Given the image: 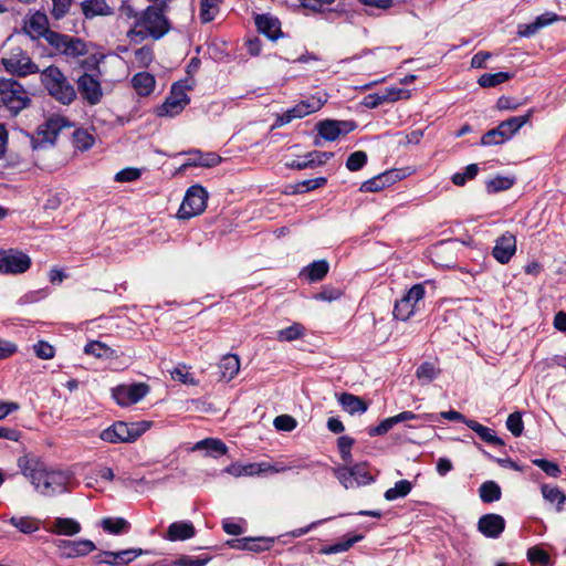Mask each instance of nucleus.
<instances>
[{
	"label": "nucleus",
	"mask_w": 566,
	"mask_h": 566,
	"mask_svg": "<svg viewBox=\"0 0 566 566\" xmlns=\"http://www.w3.org/2000/svg\"><path fill=\"white\" fill-rule=\"evenodd\" d=\"M33 350L40 359H52L55 355L54 347L44 340H39L33 345Z\"/></svg>",
	"instance_id": "obj_57"
},
{
	"label": "nucleus",
	"mask_w": 566,
	"mask_h": 566,
	"mask_svg": "<svg viewBox=\"0 0 566 566\" xmlns=\"http://www.w3.org/2000/svg\"><path fill=\"white\" fill-rule=\"evenodd\" d=\"M527 559L532 565L539 564L541 566H549V555L538 546H533L527 549Z\"/></svg>",
	"instance_id": "obj_48"
},
{
	"label": "nucleus",
	"mask_w": 566,
	"mask_h": 566,
	"mask_svg": "<svg viewBox=\"0 0 566 566\" xmlns=\"http://www.w3.org/2000/svg\"><path fill=\"white\" fill-rule=\"evenodd\" d=\"M255 25L260 33L264 34L268 39L275 41L282 36L280 21L269 14H259L255 18Z\"/></svg>",
	"instance_id": "obj_24"
},
{
	"label": "nucleus",
	"mask_w": 566,
	"mask_h": 566,
	"mask_svg": "<svg viewBox=\"0 0 566 566\" xmlns=\"http://www.w3.org/2000/svg\"><path fill=\"white\" fill-rule=\"evenodd\" d=\"M329 269L328 263L325 260L314 261L308 264L303 273L307 275L311 282L321 281L325 277Z\"/></svg>",
	"instance_id": "obj_40"
},
{
	"label": "nucleus",
	"mask_w": 566,
	"mask_h": 566,
	"mask_svg": "<svg viewBox=\"0 0 566 566\" xmlns=\"http://www.w3.org/2000/svg\"><path fill=\"white\" fill-rule=\"evenodd\" d=\"M327 179L325 177H318L314 179H305L295 185L296 192H305L310 190H314L319 188L326 184Z\"/></svg>",
	"instance_id": "obj_58"
},
{
	"label": "nucleus",
	"mask_w": 566,
	"mask_h": 566,
	"mask_svg": "<svg viewBox=\"0 0 566 566\" xmlns=\"http://www.w3.org/2000/svg\"><path fill=\"white\" fill-rule=\"evenodd\" d=\"M326 102V94L313 95L304 101H301L292 108L285 111L282 115L279 116L276 124L279 126H283L291 123L293 119L303 118L319 111Z\"/></svg>",
	"instance_id": "obj_12"
},
{
	"label": "nucleus",
	"mask_w": 566,
	"mask_h": 566,
	"mask_svg": "<svg viewBox=\"0 0 566 566\" xmlns=\"http://www.w3.org/2000/svg\"><path fill=\"white\" fill-rule=\"evenodd\" d=\"M18 467L22 474L30 480L33 486L39 483L40 473L44 467L36 459L22 457L18 460Z\"/></svg>",
	"instance_id": "obj_27"
},
{
	"label": "nucleus",
	"mask_w": 566,
	"mask_h": 566,
	"mask_svg": "<svg viewBox=\"0 0 566 566\" xmlns=\"http://www.w3.org/2000/svg\"><path fill=\"white\" fill-rule=\"evenodd\" d=\"M382 101L386 102H396L400 98L409 97V93L406 90L399 87H386L382 92Z\"/></svg>",
	"instance_id": "obj_62"
},
{
	"label": "nucleus",
	"mask_w": 566,
	"mask_h": 566,
	"mask_svg": "<svg viewBox=\"0 0 566 566\" xmlns=\"http://www.w3.org/2000/svg\"><path fill=\"white\" fill-rule=\"evenodd\" d=\"M103 530L109 534L118 535L129 530V523L123 517H105L101 521Z\"/></svg>",
	"instance_id": "obj_39"
},
{
	"label": "nucleus",
	"mask_w": 566,
	"mask_h": 566,
	"mask_svg": "<svg viewBox=\"0 0 566 566\" xmlns=\"http://www.w3.org/2000/svg\"><path fill=\"white\" fill-rule=\"evenodd\" d=\"M190 88V86H187L180 82L175 83L171 87L169 96L174 99L179 101L184 105H188L190 102V98L188 97L186 90Z\"/></svg>",
	"instance_id": "obj_60"
},
{
	"label": "nucleus",
	"mask_w": 566,
	"mask_h": 566,
	"mask_svg": "<svg viewBox=\"0 0 566 566\" xmlns=\"http://www.w3.org/2000/svg\"><path fill=\"white\" fill-rule=\"evenodd\" d=\"M59 554L63 558H76L86 556L96 549L95 544L90 539H59L55 542Z\"/></svg>",
	"instance_id": "obj_18"
},
{
	"label": "nucleus",
	"mask_w": 566,
	"mask_h": 566,
	"mask_svg": "<svg viewBox=\"0 0 566 566\" xmlns=\"http://www.w3.org/2000/svg\"><path fill=\"white\" fill-rule=\"evenodd\" d=\"M70 125V122L63 116L54 115L49 117L38 127L35 135L32 137L33 148L38 149L52 146L59 133Z\"/></svg>",
	"instance_id": "obj_8"
},
{
	"label": "nucleus",
	"mask_w": 566,
	"mask_h": 566,
	"mask_svg": "<svg viewBox=\"0 0 566 566\" xmlns=\"http://www.w3.org/2000/svg\"><path fill=\"white\" fill-rule=\"evenodd\" d=\"M480 497L484 503H492L501 499V488L494 481H486L479 489Z\"/></svg>",
	"instance_id": "obj_41"
},
{
	"label": "nucleus",
	"mask_w": 566,
	"mask_h": 566,
	"mask_svg": "<svg viewBox=\"0 0 566 566\" xmlns=\"http://www.w3.org/2000/svg\"><path fill=\"white\" fill-rule=\"evenodd\" d=\"M195 450H206L207 454L213 458H218L223 455L228 451V447L224 442L214 438H207L198 441L195 447Z\"/></svg>",
	"instance_id": "obj_34"
},
{
	"label": "nucleus",
	"mask_w": 566,
	"mask_h": 566,
	"mask_svg": "<svg viewBox=\"0 0 566 566\" xmlns=\"http://www.w3.org/2000/svg\"><path fill=\"white\" fill-rule=\"evenodd\" d=\"M479 172V166L476 164L468 165L462 172H455L452 176V182L455 186H464L468 180L473 179Z\"/></svg>",
	"instance_id": "obj_49"
},
{
	"label": "nucleus",
	"mask_w": 566,
	"mask_h": 566,
	"mask_svg": "<svg viewBox=\"0 0 566 566\" xmlns=\"http://www.w3.org/2000/svg\"><path fill=\"white\" fill-rule=\"evenodd\" d=\"M253 464H240V463H232L229 467H227L223 471L227 472L230 475L233 476H253L256 475V471L253 470Z\"/></svg>",
	"instance_id": "obj_53"
},
{
	"label": "nucleus",
	"mask_w": 566,
	"mask_h": 566,
	"mask_svg": "<svg viewBox=\"0 0 566 566\" xmlns=\"http://www.w3.org/2000/svg\"><path fill=\"white\" fill-rule=\"evenodd\" d=\"M81 6L83 14L87 19L98 15H111L113 13V9L105 0H84Z\"/></svg>",
	"instance_id": "obj_29"
},
{
	"label": "nucleus",
	"mask_w": 566,
	"mask_h": 566,
	"mask_svg": "<svg viewBox=\"0 0 566 566\" xmlns=\"http://www.w3.org/2000/svg\"><path fill=\"white\" fill-rule=\"evenodd\" d=\"M144 554H147V551L142 548H127L119 552L102 551L93 556V563L95 565L125 566Z\"/></svg>",
	"instance_id": "obj_16"
},
{
	"label": "nucleus",
	"mask_w": 566,
	"mask_h": 566,
	"mask_svg": "<svg viewBox=\"0 0 566 566\" xmlns=\"http://www.w3.org/2000/svg\"><path fill=\"white\" fill-rule=\"evenodd\" d=\"M505 528L503 516L494 513L484 514L479 518L478 530L489 538H497Z\"/></svg>",
	"instance_id": "obj_23"
},
{
	"label": "nucleus",
	"mask_w": 566,
	"mask_h": 566,
	"mask_svg": "<svg viewBox=\"0 0 566 566\" xmlns=\"http://www.w3.org/2000/svg\"><path fill=\"white\" fill-rule=\"evenodd\" d=\"M84 353L101 359H113L118 357L117 350L99 340H91L87 343L84 347Z\"/></svg>",
	"instance_id": "obj_31"
},
{
	"label": "nucleus",
	"mask_w": 566,
	"mask_h": 566,
	"mask_svg": "<svg viewBox=\"0 0 566 566\" xmlns=\"http://www.w3.org/2000/svg\"><path fill=\"white\" fill-rule=\"evenodd\" d=\"M367 163V155L363 150L354 151L349 155L346 161V167L350 171H357L361 169Z\"/></svg>",
	"instance_id": "obj_55"
},
{
	"label": "nucleus",
	"mask_w": 566,
	"mask_h": 566,
	"mask_svg": "<svg viewBox=\"0 0 566 566\" xmlns=\"http://www.w3.org/2000/svg\"><path fill=\"white\" fill-rule=\"evenodd\" d=\"M70 480L71 476L63 471H49L44 468L34 489L44 496H52L67 491Z\"/></svg>",
	"instance_id": "obj_9"
},
{
	"label": "nucleus",
	"mask_w": 566,
	"mask_h": 566,
	"mask_svg": "<svg viewBox=\"0 0 566 566\" xmlns=\"http://www.w3.org/2000/svg\"><path fill=\"white\" fill-rule=\"evenodd\" d=\"M416 375L422 384H429L437 377L438 370L432 363L426 361L417 368Z\"/></svg>",
	"instance_id": "obj_51"
},
{
	"label": "nucleus",
	"mask_w": 566,
	"mask_h": 566,
	"mask_svg": "<svg viewBox=\"0 0 566 566\" xmlns=\"http://www.w3.org/2000/svg\"><path fill=\"white\" fill-rule=\"evenodd\" d=\"M148 390L149 388L145 384L118 386L113 390V398L119 406L125 407L140 401Z\"/></svg>",
	"instance_id": "obj_19"
},
{
	"label": "nucleus",
	"mask_w": 566,
	"mask_h": 566,
	"mask_svg": "<svg viewBox=\"0 0 566 566\" xmlns=\"http://www.w3.org/2000/svg\"><path fill=\"white\" fill-rule=\"evenodd\" d=\"M356 128L353 120L324 119L317 123L316 129L322 138L328 142L336 140L340 135L348 134Z\"/></svg>",
	"instance_id": "obj_17"
},
{
	"label": "nucleus",
	"mask_w": 566,
	"mask_h": 566,
	"mask_svg": "<svg viewBox=\"0 0 566 566\" xmlns=\"http://www.w3.org/2000/svg\"><path fill=\"white\" fill-rule=\"evenodd\" d=\"M81 524L74 518L56 517L52 525V533L56 535L73 536L81 532Z\"/></svg>",
	"instance_id": "obj_30"
},
{
	"label": "nucleus",
	"mask_w": 566,
	"mask_h": 566,
	"mask_svg": "<svg viewBox=\"0 0 566 566\" xmlns=\"http://www.w3.org/2000/svg\"><path fill=\"white\" fill-rule=\"evenodd\" d=\"M516 252V238L511 232H505L495 240V245L492 250L493 258L501 264L510 262Z\"/></svg>",
	"instance_id": "obj_21"
},
{
	"label": "nucleus",
	"mask_w": 566,
	"mask_h": 566,
	"mask_svg": "<svg viewBox=\"0 0 566 566\" xmlns=\"http://www.w3.org/2000/svg\"><path fill=\"white\" fill-rule=\"evenodd\" d=\"M542 494L547 502L556 504L557 511L566 509V495L558 488L544 484L542 485Z\"/></svg>",
	"instance_id": "obj_38"
},
{
	"label": "nucleus",
	"mask_w": 566,
	"mask_h": 566,
	"mask_svg": "<svg viewBox=\"0 0 566 566\" xmlns=\"http://www.w3.org/2000/svg\"><path fill=\"white\" fill-rule=\"evenodd\" d=\"M273 424L276 430L292 431L295 429L297 423L293 417H291L289 415H281L274 419Z\"/></svg>",
	"instance_id": "obj_61"
},
{
	"label": "nucleus",
	"mask_w": 566,
	"mask_h": 566,
	"mask_svg": "<svg viewBox=\"0 0 566 566\" xmlns=\"http://www.w3.org/2000/svg\"><path fill=\"white\" fill-rule=\"evenodd\" d=\"M511 77L512 74L507 72H499L494 74L485 73L479 77L478 83L481 87H494L509 81Z\"/></svg>",
	"instance_id": "obj_46"
},
{
	"label": "nucleus",
	"mask_w": 566,
	"mask_h": 566,
	"mask_svg": "<svg viewBox=\"0 0 566 566\" xmlns=\"http://www.w3.org/2000/svg\"><path fill=\"white\" fill-rule=\"evenodd\" d=\"M354 442H355L354 439L348 436L339 437L337 440V447H338L340 457L345 462H348L352 459L350 450H352Z\"/></svg>",
	"instance_id": "obj_59"
},
{
	"label": "nucleus",
	"mask_w": 566,
	"mask_h": 566,
	"mask_svg": "<svg viewBox=\"0 0 566 566\" xmlns=\"http://www.w3.org/2000/svg\"><path fill=\"white\" fill-rule=\"evenodd\" d=\"M411 489H412V484L410 481L400 480L395 483L394 488L388 489L385 492L384 496L387 501H395L399 497L407 496L410 493Z\"/></svg>",
	"instance_id": "obj_44"
},
{
	"label": "nucleus",
	"mask_w": 566,
	"mask_h": 566,
	"mask_svg": "<svg viewBox=\"0 0 566 566\" xmlns=\"http://www.w3.org/2000/svg\"><path fill=\"white\" fill-rule=\"evenodd\" d=\"M74 146L80 150H87L94 144V138L84 129H77L73 134Z\"/></svg>",
	"instance_id": "obj_52"
},
{
	"label": "nucleus",
	"mask_w": 566,
	"mask_h": 566,
	"mask_svg": "<svg viewBox=\"0 0 566 566\" xmlns=\"http://www.w3.org/2000/svg\"><path fill=\"white\" fill-rule=\"evenodd\" d=\"M40 78L48 93L61 104L70 105L75 99L74 86L57 66L50 65L44 69Z\"/></svg>",
	"instance_id": "obj_2"
},
{
	"label": "nucleus",
	"mask_w": 566,
	"mask_h": 566,
	"mask_svg": "<svg viewBox=\"0 0 566 566\" xmlns=\"http://www.w3.org/2000/svg\"><path fill=\"white\" fill-rule=\"evenodd\" d=\"M513 184L514 179L510 177L497 176L486 182V190L489 193H494L510 189Z\"/></svg>",
	"instance_id": "obj_50"
},
{
	"label": "nucleus",
	"mask_w": 566,
	"mask_h": 566,
	"mask_svg": "<svg viewBox=\"0 0 566 566\" xmlns=\"http://www.w3.org/2000/svg\"><path fill=\"white\" fill-rule=\"evenodd\" d=\"M221 0H200L199 18L202 23L211 22L219 13Z\"/></svg>",
	"instance_id": "obj_42"
},
{
	"label": "nucleus",
	"mask_w": 566,
	"mask_h": 566,
	"mask_svg": "<svg viewBox=\"0 0 566 566\" xmlns=\"http://www.w3.org/2000/svg\"><path fill=\"white\" fill-rule=\"evenodd\" d=\"M81 96L90 105H96L103 97V90L98 80L88 73H84L77 80Z\"/></svg>",
	"instance_id": "obj_20"
},
{
	"label": "nucleus",
	"mask_w": 566,
	"mask_h": 566,
	"mask_svg": "<svg viewBox=\"0 0 566 566\" xmlns=\"http://www.w3.org/2000/svg\"><path fill=\"white\" fill-rule=\"evenodd\" d=\"M305 328L300 323H294L289 327L276 332V339L280 342H292L304 335Z\"/></svg>",
	"instance_id": "obj_45"
},
{
	"label": "nucleus",
	"mask_w": 566,
	"mask_h": 566,
	"mask_svg": "<svg viewBox=\"0 0 566 566\" xmlns=\"http://www.w3.org/2000/svg\"><path fill=\"white\" fill-rule=\"evenodd\" d=\"M394 172L387 171L384 174H380L378 176H375L360 186V191L365 192H377L389 186L394 181Z\"/></svg>",
	"instance_id": "obj_35"
},
{
	"label": "nucleus",
	"mask_w": 566,
	"mask_h": 566,
	"mask_svg": "<svg viewBox=\"0 0 566 566\" xmlns=\"http://www.w3.org/2000/svg\"><path fill=\"white\" fill-rule=\"evenodd\" d=\"M31 266V259L28 254L17 251H0V272L3 274H21Z\"/></svg>",
	"instance_id": "obj_15"
},
{
	"label": "nucleus",
	"mask_w": 566,
	"mask_h": 566,
	"mask_svg": "<svg viewBox=\"0 0 566 566\" xmlns=\"http://www.w3.org/2000/svg\"><path fill=\"white\" fill-rule=\"evenodd\" d=\"M99 438L108 443H129L134 442L130 424L117 421L107 429L103 430Z\"/></svg>",
	"instance_id": "obj_22"
},
{
	"label": "nucleus",
	"mask_w": 566,
	"mask_h": 566,
	"mask_svg": "<svg viewBox=\"0 0 566 566\" xmlns=\"http://www.w3.org/2000/svg\"><path fill=\"white\" fill-rule=\"evenodd\" d=\"M506 428L514 437H520L524 429L522 415L520 412L511 413L506 420Z\"/></svg>",
	"instance_id": "obj_56"
},
{
	"label": "nucleus",
	"mask_w": 566,
	"mask_h": 566,
	"mask_svg": "<svg viewBox=\"0 0 566 566\" xmlns=\"http://www.w3.org/2000/svg\"><path fill=\"white\" fill-rule=\"evenodd\" d=\"M326 102V94L313 95L304 101H301L292 108L285 111L282 115L279 116L276 124L279 126H283L291 123L293 119L303 118L319 111Z\"/></svg>",
	"instance_id": "obj_11"
},
{
	"label": "nucleus",
	"mask_w": 566,
	"mask_h": 566,
	"mask_svg": "<svg viewBox=\"0 0 566 566\" xmlns=\"http://www.w3.org/2000/svg\"><path fill=\"white\" fill-rule=\"evenodd\" d=\"M273 542V538H240L234 541L235 544H233L232 547L261 552L269 549Z\"/></svg>",
	"instance_id": "obj_37"
},
{
	"label": "nucleus",
	"mask_w": 566,
	"mask_h": 566,
	"mask_svg": "<svg viewBox=\"0 0 566 566\" xmlns=\"http://www.w3.org/2000/svg\"><path fill=\"white\" fill-rule=\"evenodd\" d=\"M422 284H415L409 291L395 303L394 316L400 321L409 319L416 312L417 304L424 297Z\"/></svg>",
	"instance_id": "obj_13"
},
{
	"label": "nucleus",
	"mask_w": 566,
	"mask_h": 566,
	"mask_svg": "<svg viewBox=\"0 0 566 566\" xmlns=\"http://www.w3.org/2000/svg\"><path fill=\"white\" fill-rule=\"evenodd\" d=\"M218 368L220 374L219 380L230 381L240 370V359L237 355L227 354L220 359Z\"/></svg>",
	"instance_id": "obj_26"
},
{
	"label": "nucleus",
	"mask_w": 566,
	"mask_h": 566,
	"mask_svg": "<svg viewBox=\"0 0 566 566\" xmlns=\"http://www.w3.org/2000/svg\"><path fill=\"white\" fill-rule=\"evenodd\" d=\"M326 102V94L313 95L304 101H301L292 108L285 111L282 115L279 116L276 124L279 126H283L291 123L293 119L303 118L319 111Z\"/></svg>",
	"instance_id": "obj_10"
},
{
	"label": "nucleus",
	"mask_w": 566,
	"mask_h": 566,
	"mask_svg": "<svg viewBox=\"0 0 566 566\" xmlns=\"http://www.w3.org/2000/svg\"><path fill=\"white\" fill-rule=\"evenodd\" d=\"M0 102L17 115L27 108L31 99L22 84L13 78H0Z\"/></svg>",
	"instance_id": "obj_4"
},
{
	"label": "nucleus",
	"mask_w": 566,
	"mask_h": 566,
	"mask_svg": "<svg viewBox=\"0 0 566 566\" xmlns=\"http://www.w3.org/2000/svg\"><path fill=\"white\" fill-rule=\"evenodd\" d=\"M337 400L343 409L350 415L364 413L367 411V403L359 397L352 394L343 392L338 395Z\"/></svg>",
	"instance_id": "obj_28"
},
{
	"label": "nucleus",
	"mask_w": 566,
	"mask_h": 566,
	"mask_svg": "<svg viewBox=\"0 0 566 566\" xmlns=\"http://www.w3.org/2000/svg\"><path fill=\"white\" fill-rule=\"evenodd\" d=\"M1 64L8 73L19 77L39 73V66L20 46L11 48L2 56Z\"/></svg>",
	"instance_id": "obj_5"
},
{
	"label": "nucleus",
	"mask_w": 566,
	"mask_h": 566,
	"mask_svg": "<svg viewBox=\"0 0 566 566\" xmlns=\"http://www.w3.org/2000/svg\"><path fill=\"white\" fill-rule=\"evenodd\" d=\"M72 0H52V15L55 20H60L65 17L71 8Z\"/></svg>",
	"instance_id": "obj_63"
},
{
	"label": "nucleus",
	"mask_w": 566,
	"mask_h": 566,
	"mask_svg": "<svg viewBox=\"0 0 566 566\" xmlns=\"http://www.w3.org/2000/svg\"><path fill=\"white\" fill-rule=\"evenodd\" d=\"M336 478L345 489H353L367 485L373 482V476L364 464L338 468L335 471Z\"/></svg>",
	"instance_id": "obj_14"
},
{
	"label": "nucleus",
	"mask_w": 566,
	"mask_h": 566,
	"mask_svg": "<svg viewBox=\"0 0 566 566\" xmlns=\"http://www.w3.org/2000/svg\"><path fill=\"white\" fill-rule=\"evenodd\" d=\"M532 463L541 468L547 475L556 478L559 475L560 470L558 465L545 459H534Z\"/></svg>",
	"instance_id": "obj_64"
},
{
	"label": "nucleus",
	"mask_w": 566,
	"mask_h": 566,
	"mask_svg": "<svg viewBox=\"0 0 566 566\" xmlns=\"http://www.w3.org/2000/svg\"><path fill=\"white\" fill-rule=\"evenodd\" d=\"M154 60L153 50L149 46H143L134 52V63L139 67H147Z\"/></svg>",
	"instance_id": "obj_54"
},
{
	"label": "nucleus",
	"mask_w": 566,
	"mask_h": 566,
	"mask_svg": "<svg viewBox=\"0 0 566 566\" xmlns=\"http://www.w3.org/2000/svg\"><path fill=\"white\" fill-rule=\"evenodd\" d=\"M363 538L364 536L361 534H356L352 536L345 535L337 543L323 547L321 549V554L332 555L347 552L350 547H353L356 543L360 542Z\"/></svg>",
	"instance_id": "obj_33"
},
{
	"label": "nucleus",
	"mask_w": 566,
	"mask_h": 566,
	"mask_svg": "<svg viewBox=\"0 0 566 566\" xmlns=\"http://www.w3.org/2000/svg\"><path fill=\"white\" fill-rule=\"evenodd\" d=\"M155 77L147 72H140L133 76L132 85L140 96H148L155 88Z\"/></svg>",
	"instance_id": "obj_32"
},
{
	"label": "nucleus",
	"mask_w": 566,
	"mask_h": 566,
	"mask_svg": "<svg viewBox=\"0 0 566 566\" xmlns=\"http://www.w3.org/2000/svg\"><path fill=\"white\" fill-rule=\"evenodd\" d=\"M165 9L149 6L136 19L134 29L129 34L145 39L151 36L156 40L164 36L169 30V23L164 14Z\"/></svg>",
	"instance_id": "obj_1"
},
{
	"label": "nucleus",
	"mask_w": 566,
	"mask_h": 566,
	"mask_svg": "<svg viewBox=\"0 0 566 566\" xmlns=\"http://www.w3.org/2000/svg\"><path fill=\"white\" fill-rule=\"evenodd\" d=\"M46 42L53 46L60 54L67 57H78L87 54V44L80 38L62 34L55 31H48Z\"/></svg>",
	"instance_id": "obj_7"
},
{
	"label": "nucleus",
	"mask_w": 566,
	"mask_h": 566,
	"mask_svg": "<svg viewBox=\"0 0 566 566\" xmlns=\"http://www.w3.org/2000/svg\"><path fill=\"white\" fill-rule=\"evenodd\" d=\"M534 109H528L525 115L513 116L501 122L495 128L486 132L481 138L482 146L501 145L510 140L532 117Z\"/></svg>",
	"instance_id": "obj_3"
},
{
	"label": "nucleus",
	"mask_w": 566,
	"mask_h": 566,
	"mask_svg": "<svg viewBox=\"0 0 566 566\" xmlns=\"http://www.w3.org/2000/svg\"><path fill=\"white\" fill-rule=\"evenodd\" d=\"M208 192L202 186H190L186 191L177 217L182 220H188L201 214L206 210Z\"/></svg>",
	"instance_id": "obj_6"
},
{
	"label": "nucleus",
	"mask_w": 566,
	"mask_h": 566,
	"mask_svg": "<svg viewBox=\"0 0 566 566\" xmlns=\"http://www.w3.org/2000/svg\"><path fill=\"white\" fill-rule=\"evenodd\" d=\"M186 105L181 104L179 101L171 98L168 96L164 104L158 108L159 116H169L174 117L180 114Z\"/></svg>",
	"instance_id": "obj_47"
},
{
	"label": "nucleus",
	"mask_w": 566,
	"mask_h": 566,
	"mask_svg": "<svg viewBox=\"0 0 566 566\" xmlns=\"http://www.w3.org/2000/svg\"><path fill=\"white\" fill-rule=\"evenodd\" d=\"M9 523L23 534H31L39 530V521L30 516H12Z\"/></svg>",
	"instance_id": "obj_43"
},
{
	"label": "nucleus",
	"mask_w": 566,
	"mask_h": 566,
	"mask_svg": "<svg viewBox=\"0 0 566 566\" xmlns=\"http://www.w3.org/2000/svg\"><path fill=\"white\" fill-rule=\"evenodd\" d=\"M196 534L195 526L189 521L174 522L168 526L166 538L171 542L186 541Z\"/></svg>",
	"instance_id": "obj_25"
},
{
	"label": "nucleus",
	"mask_w": 566,
	"mask_h": 566,
	"mask_svg": "<svg viewBox=\"0 0 566 566\" xmlns=\"http://www.w3.org/2000/svg\"><path fill=\"white\" fill-rule=\"evenodd\" d=\"M467 426L473 430L484 442L493 446H503L504 442L499 438L494 431L475 420H468Z\"/></svg>",
	"instance_id": "obj_36"
}]
</instances>
